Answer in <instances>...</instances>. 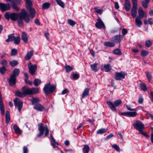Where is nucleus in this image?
Wrapping results in <instances>:
<instances>
[{
	"mask_svg": "<svg viewBox=\"0 0 153 153\" xmlns=\"http://www.w3.org/2000/svg\"><path fill=\"white\" fill-rule=\"evenodd\" d=\"M5 18L7 20L10 19L13 21L17 20L19 25L21 27L23 24L24 20L26 23H28L30 21L28 13L25 9H22L21 12L18 13L7 12L4 14Z\"/></svg>",
	"mask_w": 153,
	"mask_h": 153,
	"instance_id": "1",
	"label": "nucleus"
},
{
	"mask_svg": "<svg viewBox=\"0 0 153 153\" xmlns=\"http://www.w3.org/2000/svg\"><path fill=\"white\" fill-rule=\"evenodd\" d=\"M38 129L40 131L39 134L37 135V137H40L44 133V131H45V136H47L49 133V130L47 125H44L42 123L38 124Z\"/></svg>",
	"mask_w": 153,
	"mask_h": 153,
	"instance_id": "2",
	"label": "nucleus"
},
{
	"mask_svg": "<svg viewBox=\"0 0 153 153\" xmlns=\"http://www.w3.org/2000/svg\"><path fill=\"white\" fill-rule=\"evenodd\" d=\"M133 126L134 127L138 130L141 134L146 137L149 136V135L143 131L144 128V126L142 122L140 121H137L136 124H134Z\"/></svg>",
	"mask_w": 153,
	"mask_h": 153,
	"instance_id": "3",
	"label": "nucleus"
},
{
	"mask_svg": "<svg viewBox=\"0 0 153 153\" xmlns=\"http://www.w3.org/2000/svg\"><path fill=\"white\" fill-rule=\"evenodd\" d=\"M56 87V85L54 84L51 85L50 82H49L45 85L43 90L45 93L48 95L52 93L55 90Z\"/></svg>",
	"mask_w": 153,
	"mask_h": 153,
	"instance_id": "4",
	"label": "nucleus"
},
{
	"mask_svg": "<svg viewBox=\"0 0 153 153\" xmlns=\"http://www.w3.org/2000/svg\"><path fill=\"white\" fill-rule=\"evenodd\" d=\"M122 101L120 100H116L114 102V104L110 101L107 102L106 103L110 108L113 111L116 110L115 106L117 107L120 105L122 103Z\"/></svg>",
	"mask_w": 153,
	"mask_h": 153,
	"instance_id": "5",
	"label": "nucleus"
},
{
	"mask_svg": "<svg viewBox=\"0 0 153 153\" xmlns=\"http://www.w3.org/2000/svg\"><path fill=\"white\" fill-rule=\"evenodd\" d=\"M27 11L29 12L30 16L31 18H34L36 15V11L34 8H32V4L26 5Z\"/></svg>",
	"mask_w": 153,
	"mask_h": 153,
	"instance_id": "6",
	"label": "nucleus"
},
{
	"mask_svg": "<svg viewBox=\"0 0 153 153\" xmlns=\"http://www.w3.org/2000/svg\"><path fill=\"white\" fill-rule=\"evenodd\" d=\"M28 66L29 73L32 75H34L37 68L36 65H33L31 63H29L28 64Z\"/></svg>",
	"mask_w": 153,
	"mask_h": 153,
	"instance_id": "7",
	"label": "nucleus"
},
{
	"mask_svg": "<svg viewBox=\"0 0 153 153\" xmlns=\"http://www.w3.org/2000/svg\"><path fill=\"white\" fill-rule=\"evenodd\" d=\"M16 107H18V111H20L23 106V102L18 98H16L14 100Z\"/></svg>",
	"mask_w": 153,
	"mask_h": 153,
	"instance_id": "8",
	"label": "nucleus"
},
{
	"mask_svg": "<svg viewBox=\"0 0 153 153\" xmlns=\"http://www.w3.org/2000/svg\"><path fill=\"white\" fill-rule=\"evenodd\" d=\"M115 74L116 75L115 79L116 80H120L124 79L126 75V74L124 72H116Z\"/></svg>",
	"mask_w": 153,
	"mask_h": 153,
	"instance_id": "9",
	"label": "nucleus"
},
{
	"mask_svg": "<svg viewBox=\"0 0 153 153\" xmlns=\"http://www.w3.org/2000/svg\"><path fill=\"white\" fill-rule=\"evenodd\" d=\"M10 5L8 4L0 3V9L2 12H4L10 9Z\"/></svg>",
	"mask_w": 153,
	"mask_h": 153,
	"instance_id": "10",
	"label": "nucleus"
},
{
	"mask_svg": "<svg viewBox=\"0 0 153 153\" xmlns=\"http://www.w3.org/2000/svg\"><path fill=\"white\" fill-rule=\"evenodd\" d=\"M123 37L122 36L119 35H117L113 36L111 39V40L112 41L114 42H120L122 40Z\"/></svg>",
	"mask_w": 153,
	"mask_h": 153,
	"instance_id": "11",
	"label": "nucleus"
},
{
	"mask_svg": "<svg viewBox=\"0 0 153 153\" xmlns=\"http://www.w3.org/2000/svg\"><path fill=\"white\" fill-rule=\"evenodd\" d=\"M97 22L95 24V26L97 28L101 29L102 28L105 27L104 24L101 20L100 19H97Z\"/></svg>",
	"mask_w": 153,
	"mask_h": 153,
	"instance_id": "12",
	"label": "nucleus"
},
{
	"mask_svg": "<svg viewBox=\"0 0 153 153\" xmlns=\"http://www.w3.org/2000/svg\"><path fill=\"white\" fill-rule=\"evenodd\" d=\"M22 92L24 93L25 97L26 95H31L30 88H27L26 86L23 87L22 89Z\"/></svg>",
	"mask_w": 153,
	"mask_h": 153,
	"instance_id": "13",
	"label": "nucleus"
},
{
	"mask_svg": "<svg viewBox=\"0 0 153 153\" xmlns=\"http://www.w3.org/2000/svg\"><path fill=\"white\" fill-rule=\"evenodd\" d=\"M33 108L39 111H43L45 109L43 106L39 103H37L34 105Z\"/></svg>",
	"mask_w": 153,
	"mask_h": 153,
	"instance_id": "14",
	"label": "nucleus"
},
{
	"mask_svg": "<svg viewBox=\"0 0 153 153\" xmlns=\"http://www.w3.org/2000/svg\"><path fill=\"white\" fill-rule=\"evenodd\" d=\"M1 94L0 91V110L1 112L2 115H4V104L2 101L1 100Z\"/></svg>",
	"mask_w": 153,
	"mask_h": 153,
	"instance_id": "15",
	"label": "nucleus"
},
{
	"mask_svg": "<svg viewBox=\"0 0 153 153\" xmlns=\"http://www.w3.org/2000/svg\"><path fill=\"white\" fill-rule=\"evenodd\" d=\"M16 78L11 75L8 79V82L10 86H13L16 84Z\"/></svg>",
	"mask_w": 153,
	"mask_h": 153,
	"instance_id": "16",
	"label": "nucleus"
},
{
	"mask_svg": "<svg viewBox=\"0 0 153 153\" xmlns=\"http://www.w3.org/2000/svg\"><path fill=\"white\" fill-rule=\"evenodd\" d=\"M33 51L31 50L28 52L25 56V60L30 59L33 55Z\"/></svg>",
	"mask_w": 153,
	"mask_h": 153,
	"instance_id": "17",
	"label": "nucleus"
},
{
	"mask_svg": "<svg viewBox=\"0 0 153 153\" xmlns=\"http://www.w3.org/2000/svg\"><path fill=\"white\" fill-rule=\"evenodd\" d=\"M141 19L140 17H139L138 16L136 17L135 19V23L136 25L138 27H140L142 24V22L141 21Z\"/></svg>",
	"mask_w": 153,
	"mask_h": 153,
	"instance_id": "18",
	"label": "nucleus"
},
{
	"mask_svg": "<svg viewBox=\"0 0 153 153\" xmlns=\"http://www.w3.org/2000/svg\"><path fill=\"white\" fill-rule=\"evenodd\" d=\"M137 7H133L131 10V14L134 18L136 17Z\"/></svg>",
	"mask_w": 153,
	"mask_h": 153,
	"instance_id": "19",
	"label": "nucleus"
},
{
	"mask_svg": "<svg viewBox=\"0 0 153 153\" xmlns=\"http://www.w3.org/2000/svg\"><path fill=\"white\" fill-rule=\"evenodd\" d=\"M138 12L139 16V17L141 19H143L145 15V12L143 10L142 7L139 8Z\"/></svg>",
	"mask_w": 153,
	"mask_h": 153,
	"instance_id": "20",
	"label": "nucleus"
},
{
	"mask_svg": "<svg viewBox=\"0 0 153 153\" xmlns=\"http://www.w3.org/2000/svg\"><path fill=\"white\" fill-rule=\"evenodd\" d=\"M13 129L16 133L17 134H20L22 133V131L20 130L18 126L14 125L13 127Z\"/></svg>",
	"mask_w": 153,
	"mask_h": 153,
	"instance_id": "21",
	"label": "nucleus"
},
{
	"mask_svg": "<svg viewBox=\"0 0 153 153\" xmlns=\"http://www.w3.org/2000/svg\"><path fill=\"white\" fill-rule=\"evenodd\" d=\"M20 73V70L18 68H15L13 71L12 74L11 75L16 78L17 76Z\"/></svg>",
	"mask_w": 153,
	"mask_h": 153,
	"instance_id": "22",
	"label": "nucleus"
},
{
	"mask_svg": "<svg viewBox=\"0 0 153 153\" xmlns=\"http://www.w3.org/2000/svg\"><path fill=\"white\" fill-rule=\"evenodd\" d=\"M89 92V89L88 88H85L84 91L82 94V98H84L88 95Z\"/></svg>",
	"mask_w": 153,
	"mask_h": 153,
	"instance_id": "23",
	"label": "nucleus"
},
{
	"mask_svg": "<svg viewBox=\"0 0 153 153\" xmlns=\"http://www.w3.org/2000/svg\"><path fill=\"white\" fill-rule=\"evenodd\" d=\"M31 91V95L36 94L39 92V89L37 88H30Z\"/></svg>",
	"mask_w": 153,
	"mask_h": 153,
	"instance_id": "24",
	"label": "nucleus"
},
{
	"mask_svg": "<svg viewBox=\"0 0 153 153\" xmlns=\"http://www.w3.org/2000/svg\"><path fill=\"white\" fill-rule=\"evenodd\" d=\"M125 10L127 11H128L130 10L131 8L130 3L129 1H125Z\"/></svg>",
	"mask_w": 153,
	"mask_h": 153,
	"instance_id": "25",
	"label": "nucleus"
},
{
	"mask_svg": "<svg viewBox=\"0 0 153 153\" xmlns=\"http://www.w3.org/2000/svg\"><path fill=\"white\" fill-rule=\"evenodd\" d=\"M22 39L25 42L27 43L28 42L27 37L25 33L24 32L22 33Z\"/></svg>",
	"mask_w": 153,
	"mask_h": 153,
	"instance_id": "26",
	"label": "nucleus"
},
{
	"mask_svg": "<svg viewBox=\"0 0 153 153\" xmlns=\"http://www.w3.org/2000/svg\"><path fill=\"white\" fill-rule=\"evenodd\" d=\"M139 85L141 89L143 91H146L147 90V85L144 83H140Z\"/></svg>",
	"mask_w": 153,
	"mask_h": 153,
	"instance_id": "27",
	"label": "nucleus"
},
{
	"mask_svg": "<svg viewBox=\"0 0 153 153\" xmlns=\"http://www.w3.org/2000/svg\"><path fill=\"white\" fill-rule=\"evenodd\" d=\"M104 68L105 72H109L111 69V67L109 64H107L104 66Z\"/></svg>",
	"mask_w": 153,
	"mask_h": 153,
	"instance_id": "28",
	"label": "nucleus"
},
{
	"mask_svg": "<svg viewBox=\"0 0 153 153\" xmlns=\"http://www.w3.org/2000/svg\"><path fill=\"white\" fill-rule=\"evenodd\" d=\"M104 45L106 47H113L114 46L115 44L111 42H106L104 43Z\"/></svg>",
	"mask_w": 153,
	"mask_h": 153,
	"instance_id": "29",
	"label": "nucleus"
},
{
	"mask_svg": "<svg viewBox=\"0 0 153 153\" xmlns=\"http://www.w3.org/2000/svg\"><path fill=\"white\" fill-rule=\"evenodd\" d=\"M15 37L14 36L13 34H11L9 35L8 36V38L6 40V42H9L14 40Z\"/></svg>",
	"mask_w": 153,
	"mask_h": 153,
	"instance_id": "30",
	"label": "nucleus"
},
{
	"mask_svg": "<svg viewBox=\"0 0 153 153\" xmlns=\"http://www.w3.org/2000/svg\"><path fill=\"white\" fill-rule=\"evenodd\" d=\"M90 148L89 146L87 145L84 146L82 150L84 153H88L89 151Z\"/></svg>",
	"mask_w": 153,
	"mask_h": 153,
	"instance_id": "31",
	"label": "nucleus"
},
{
	"mask_svg": "<svg viewBox=\"0 0 153 153\" xmlns=\"http://www.w3.org/2000/svg\"><path fill=\"white\" fill-rule=\"evenodd\" d=\"M41 83V80L39 79H36L33 81V84L36 86L39 85Z\"/></svg>",
	"mask_w": 153,
	"mask_h": 153,
	"instance_id": "32",
	"label": "nucleus"
},
{
	"mask_svg": "<svg viewBox=\"0 0 153 153\" xmlns=\"http://www.w3.org/2000/svg\"><path fill=\"white\" fill-rule=\"evenodd\" d=\"M91 68L94 71H97L98 70L97 64V63H93L91 65Z\"/></svg>",
	"mask_w": 153,
	"mask_h": 153,
	"instance_id": "33",
	"label": "nucleus"
},
{
	"mask_svg": "<svg viewBox=\"0 0 153 153\" xmlns=\"http://www.w3.org/2000/svg\"><path fill=\"white\" fill-rule=\"evenodd\" d=\"M6 122L7 123H9L10 121V113L9 111H7L6 112Z\"/></svg>",
	"mask_w": 153,
	"mask_h": 153,
	"instance_id": "34",
	"label": "nucleus"
},
{
	"mask_svg": "<svg viewBox=\"0 0 153 153\" xmlns=\"http://www.w3.org/2000/svg\"><path fill=\"white\" fill-rule=\"evenodd\" d=\"M113 53L116 55H119L122 54V53L120 49L117 48L114 50Z\"/></svg>",
	"mask_w": 153,
	"mask_h": 153,
	"instance_id": "35",
	"label": "nucleus"
},
{
	"mask_svg": "<svg viewBox=\"0 0 153 153\" xmlns=\"http://www.w3.org/2000/svg\"><path fill=\"white\" fill-rule=\"evenodd\" d=\"M16 96L19 97H25L24 93L17 91L16 92Z\"/></svg>",
	"mask_w": 153,
	"mask_h": 153,
	"instance_id": "36",
	"label": "nucleus"
},
{
	"mask_svg": "<svg viewBox=\"0 0 153 153\" xmlns=\"http://www.w3.org/2000/svg\"><path fill=\"white\" fill-rule=\"evenodd\" d=\"M50 6V3L48 2L44 3L42 5V9H44L48 8Z\"/></svg>",
	"mask_w": 153,
	"mask_h": 153,
	"instance_id": "37",
	"label": "nucleus"
},
{
	"mask_svg": "<svg viewBox=\"0 0 153 153\" xmlns=\"http://www.w3.org/2000/svg\"><path fill=\"white\" fill-rule=\"evenodd\" d=\"M10 64L12 67H14L18 64V62L16 60H13L10 62Z\"/></svg>",
	"mask_w": 153,
	"mask_h": 153,
	"instance_id": "38",
	"label": "nucleus"
},
{
	"mask_svg": "<svg viewBox=\"0 0 153 153\" xmlns=\"http://www.w3.org/2000/svg\"><path fill=\"white\" fill-rule=\"evenodd\" d=\"M137 115L136 111H128V116L131 117H134Z\"/></svg>",
	"mask_w": 153,
	"mask_h": 153,
	"instance_id": "39",
	"label": "nucleus"
},
{
	"mask_svg": "<svg viewBox=\"0 0 153 153\" xmlns=\"http://www.w3.org/2000/svg\"><path fill=\"white\" fill-rule=\"evenodd\" d=\"M20 39L19 36H18L15 37L14 40V43L16 45H18L20 43Z\"/></svg>",
	"mask_w": 153,
	"mask_h": 153,
	"instance_id": "40",
	"label": "nucleus"
},
{
	"mask_svg": "<svg viewBox=\"0 0 153 153\" xmlns=\"http://www.w3.org/2000/svg\"><path fill=\"white\" fill-rule=\"evenodd\" d=\"M31 101L32 105H34L39 102V100L38 99L33 97L31 100Z\"/></svg>",
	"mask_w": 153,
	"mask_h": 153,
	"instance_id": "41",
	"label": "nucleus"
},
{
	"mask_svg": "<svg viewBox=\"0 0 153 153\" xmlns=\"http://www.w3.org/2000/svg\"><path fill=\"white\" fill-rule=\"evenodd\" d=\"M11 6L16 11H18L19 10V8L17 6L15 3L13 2L11 4Z\"/></svg>",
	"mask_w": 153,
	"mask_h": 153,
	"instance_id": "42",
	"label": "nucleus"
},
{
	"mask_svg": "<svg viewBox=\"0 0 153 153\" xmlns=\"http://www.w3.org/2000/svg\"><path fill=\"white\" fill-rule=\"evenodd\" d=\"M65 68L66 70V72H69L71 71L73 68L72 67H71L70 65H66L65 66Z\"/></svg>",
	"mask_w": 153,
	"mask_h": 153,
	"instance_id": "43",
	"label": "nucleus"
},
{
	"mask_svg": "<svg viewBox=\"0 0 153 153\" xmlns=\"http://www.w3.org/2000/svg\"><path fill=\"white\" fill-rule=\"evenodd\" d=\"M57 4L63 8L64 7V3L60 0H56Z\"/></svg>",
	"mask_w": 153,
	"mask_h": 153,
	"instance_id": "44",
	"label": "nucleus"
},
{
	"mask_svg": "<svg viewBox=\"0 0 153 153\" xmlns=\"http://www.w3.org/2000/svg\"><path fill=\"white\" fill-rule=\"evenodd\" d=\"M106 130L104 128L100 129L97 131L98 134H103L106 132Z\"/></svg>",
	"mask_w": 153,
	"mask_h": 153,
	"instance_id": "45",
	"label": "nucleus"
},
{
	"mask_svg": "<svg viewBox=\"0 0 153 153\" xmlns=\"http://www.w3.org/2000/svg\"><path fill=\"white\" fill-rule=\"evenodd\" d=\"M113 148L115 149L117 151L119 152L120 151V149L119 146L117 144H114L112 145Z\"/></svg>",
	"mask_w": 153,
	"mask_h": 153,
	"instance_id": "46",
	"label": "nucleus"
},
{
	"mask_svg": "<svg viewBox=\"0 0 153 153\" xmlns=\"http://www.w3.org/2000/svg\"><path fill=\"white\" fill-rule=\"evenodd\" d=\"M68 22L69 25L72 26H74L76 24L75 22L70 19H68Z\"/></svg>",
	"mask_w": 153,
	"mask_h": 153,
	"instance_id": "47",
	"label": "nucleus"
},
{
	"mask_svg": "<svg viewBox=\"0 0 153 153\" xmlns=\"http://www.w3.org/2000/svg\"><path fill=\"white\" fill-rule=\"evenodd\" d=\"M79 76L77 74H74L72 75V79L74 80L77 79L79 78Z\"/></svg>",
	"mask_w": 153,
	"mask_h": 153,
	"instance_id": "48",
	"label": "nucleus"
},
{
	"mask_svg": "<svg viewBox=\"0 0 153 153\" xmlns=\"http://www.w3.org/2000/svg\"><path fill=\"white\" fill-rule=\"evenodd\" d=\"M146 76L149 82L151 81L152 78V75L151 73L147 72L146 74Z\"/></svg>",
	"mask_w": 153,
	"mask_h": 153,
	"instance_id": "49",
	"label": "nucleus"
},
{
	"mask_svg": "<svg viewBox=\"0 0 153 153\" xmlns=\"http://www.w3.org/2000/svg\"><path fill=\"white\" fill-rule=\"evenodd\" d=\"M152 44V42L149 40H148L146 42L145 45L147 47H149Z\"/></svg>",
	"mask_w": 153,
	"mask_h": 153,
	"instance_id": "50",
	"label": "nucleus"
},
{
	"mask_svg": "<svg viewBox=\"0 0 153 153\" xmlns=\"http://www.w3.org/2000/svg\"><path fill=\"white\" fill-rule=\"evenodd\" d=\"M50 141L51 143H52V142H53V143H56V144L58 145H59L58 143L55 141V139L53 137V135L51 134H50Z\"/></svg>",
	"mask_w": 153,
	"mask_h": 153,
	"instance_id": "51",
	"label": "nucleus"
},
{
	"mask_svg": "<svg viewBox=\"0 0 153 153\" xmlns=\"http://www.w3.org/2000/svg\"><path fill=\"white\" fill-rule=\"evenodd\" d=\"M17 51L16 49H13L12 50L11 54L12 56H15L17 54Z\"/></svg>",
	"mask_w": 153,
	"mask_h": 153,
	"instance_id": "52",
	"label": "nucleus"
},
{
	"mask_svg": "<svg viewBox=\"0 0 153 153\" xmlns=\"http://www.w3.org/2000/svg\"><path fill=\"white\" fill-rule=\"evenodd\" d=\"M149 2H146V1H142V6L143 7L146 8L148 6V4Z\"/></svg>",
	"mask_w": 153,
	"mask_h": 153,
	"instance_id": "53",
	"label": "nucleus"
},
{
	"mask_svg": "<svg viewBox=\"0 0 153 153\" xmlns=\"http://www.w3.org/2000/svg\"><path fill=\"white\" fill-rule=\"evenodd\" d=\"M141 54L142 56H145L148 54V52L145 51H141Z\"/></svg>",
	"mask_w": 153,
	"mask_h": 153,
	"instance_id": "54",
	"label": "nucleus"
},
{
	"mask_svg": "<svg viewBox=\"0 0 153 153\" xmlns=\"http://www.w3.org/2000/svg\"><path fill=\"white\" fill-rule=\"evenodd\" d=\"M6 71V68L4 67H2L1 68H0V72L2 74H4Z\"/></svg>",
	"mask_w": 153,
	"mask_h": 153,
	"instance_id": "55",
	"label": "nucleus"
},
{
	"mask_svg": "<svg viewBox=\"0 0 153 153\" xmlns=\"http://www.w3.org/2000/svg\"><path fill=\"white\" fill-rule=\"evenodd\" d=\"M95 11L97 13L99 14H101L103 12V10L101 9H98L97 8H95Z\"/></svg>",
	"mask_w": 153,
	"mask_h": 153,
	"instance_id": "56",
	"label": "nucleus"
},
{
	"mask_svg": "<svg viewBox=\"0 0 153 153\" xmlns=\"http://www.w3.org/2000/svg\"><path fill=\"white\" fill-rule=\"evenodd\" d=\"M133 7H137V0H132Z\"/></svg>",
	"mask_w": 153,
	"mask_h": 153,
	"instance_id": "57",
	"label": "nucleus"
},
{
	"mask_svg": "<svg viewBox=\"0 0 153 153\" xmlns=\"http://www.w3.org/2000/svg\"><path fill=\"white\" fill-rule=\"evenodd\" d=\"M1 64L4 67L7 65V61L6 60H3L1 62Z\"/></svg>",
	"mask_w": 153,
	"mask_h": 153,
	"instance_id": "58",
	"label": "nucleus"
},
{
	"mask_svg": "<svg viewBox=\"0 0 153 153\" xmlns=\"http://www.w3.org/2000/svg\"><path fill=\"white\" fill-rule=\"evenodd\" d=\"M23 153H27L28 150L27 148L25 146L23 147Z\"/></svg>",
	"mask_w": 153,
	"mask_h": 153,
	"instance_id": "59",
	"label": "nucleus"
},
{
	"mask_svg": "<svg viewBox=\"0 0 153 153\" xmlns=\"http://www.w3.org/2000/svg\"><path fill=\"white\" fill-rule=\"evenodd\" d=\"M127 31L125 28H123L122 30V33L123 35H125L127 33Z\"/></svg>",
	"mask_w": 153,
	"mask_h": 153,
	"instance_id": "60",
	"label": "nucleus"
},
{
	"mask_svg": "<svg viewBox=\"0 0 153 153\" xmlns=\"http://www.w3.org/2000/svg\"><path fill=\"white\" fill-rule=\"evenodd\" d=\"M143 101V99L142 97H139L138 100V102L140 104L142 103Z\"/></svg>",
	"mask_w": 153,
	"mask_h": 153,
	"instance_id": "61",
	"label": "nucleus"
},
{
	"mask_svg": "<svg viewBox=\"0 0 153 153\" xmlns=\"http://www.w3.org/2000/svg\"><path fill=\"white\" fill-rule=\"evenodd\" d=\"M114 3L115 9H118L119 8V6L118 2H115Z\"/></svg>",
	"mask_w": 153,
	"mask_h": 153,
	"instance_id": "62",
	"label": "nucleus"
},
{
	"mask_svg": "<svg viewBox=\"0 0 153 153\" xmlns=\"http://www.w3.org/2000/svg\"><path fill=\"white\" fill-rule=\"evenodd\" d=\"M126 107L127 109L129 111H134L135 110V109L134 108H130V106L128 105H126Z\"/></svg>",
	"mask_w": 153,
	"mask_h": 153,
	"instance_id": "63",
	"label": "nucleus"
},
{
	"mask_svg": "<svg viewBox=\"0 0 153 153\" xmlns=\"http://www.w3.org/2000/svg\"><path fill=\"white\" fill-rule=\"evenodd\" d=\"M114 136L113 134H111L108 135L106 137V139L108 140L112 137Z\"/></svg>",
	"mask_w": 153,
	"mask_h": 153,
	"instance_id": "64",
	"label": "nucleus"
}]
</instances>
